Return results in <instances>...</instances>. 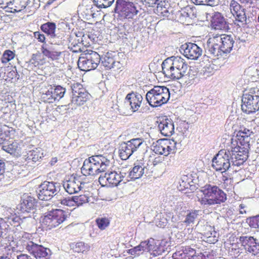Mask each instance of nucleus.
I'll list each match as a JSON object with an SVG mask.
<instances>
[{
	"label": "nucleus",
	"mask_w": 259,
	"mask_h": 259,
	"mask_svg": "<svg viewBox=\"0 0 259 259\" xmlns=\"http://www.w3.org/2000/svg\"><path fill=\"white\" fill-rule=\"evenodd\" d=\"M102 64L106 70H110L119 65V62L115 61L112 53L107 52L103 57Z\"/></svg>",
	"instance_id": "nucleus-29"
},
{
	"label": "nucleus",
	"mask_w": 259,
	"mask_h": 259,
	"mask_svg": "<svg viewBox=\"0 0 259 259\" xmlns=\"http://www.w3.org/2000/svg\"><path fill=\"white\" fill-rule=\"evenodd\" d=\"M253 134V132L246 128H243L239 130L235 138H232L230 142L228 144L231 146H239L249 148L250 136Z\"/></svg>",
	"instance_id": "nucleus-13"
},
{
	"label": "nucleus",
	"mask_w": 259,
	"mask_h": 259,
	"mask_svg": "<svg viewBox=\"0 0 259 259\" xmlns=\"http://www.w3.org/2000/svg\"><path fill=\"white\" fill-rule=\"evenodd\" d=\"M44 56L42 53L37 51L36 53L32 55L29 63L35 67L43 65L46 63Z\"/></svg>",
	"instance_id": "nucleus-32"
},
{
	"label": "nucleus",
	"mask_w": 259,
	"mask_h": 259,
	"mask_svg": "<svg viewBox=\"0 0 259 259\" xmlns=\"http://www.w3.org/2000/svg\"><path fill=\"white\" fill-rule=\"evenodd\" d=\"M164 161V157L159 155H153L149 157V162L151 165L156 166Z\"/></svg>",
	"instance_id": "nucleus-45"
},
{
	"label": "nucleus",
	"mask_w": 259,
	"mask_h": 259,
	"mask_svg": "<svg viewBox=\"0 0 259 259\" xmlns=\"http://www.w3.org/2000/svg\"><path fill=\"white\" fill-rule=\"evenodd\" d=\"M201 192L204 195L199 199L201 205L220 204L227 199L226 194L217 186L206 184L202 187Z\"/></svg>",
	"instance_id": "nucleus-4"
},
{
	"label": "nucleus",
	"mask_w": 259,
	"mask_h": 259,
	"mask_svg": "<svg viewBox=\"0 0 259 259\" xmlns=\"http://www.w3.org/2000/svg\"><path fill=\"white\" fill-rule=\"evenodd\" d=\"M196 5H204L212 6L213 5L214 0H191Z\"/></svg>",
	"instance_id": "nucleus-51"
},
{
	"label": "nucleus",
	"mask_w": 259,
	"mask_h": 259,
	"mask_svg": "<svg viewBox=\"0 0 259 259\" xmlns=\"http://www.w3.org/2000/svg\"><path fill=\"white\" fill-rule=\"evenodd\" d=\"M60 203L62 205L69 207H75V202L73 196L72 197L64 198L60 200Z\"/></svg>",
	"instance_id": "nucleus-47"
},
{
	"label": "nucleus",
	"mask_w": 259,
	"mask_h": 259,
	"mask_svg": "<svg viewBox=\"0 0 259 259\" xmlns=\"http://www.w3.org/2000/svg\"><path fill=\"white\" fill-rule=\"evenodd\" d=\"M101 61L100 55L96 52L87 50L79 57L77 65L82 71H89L95 69Z\"/></svg>",
	"instance_id": "nucleus-8"
},
{
	"label": "nucleus",
	"mask_w": 259,
	"mask_h": 259,
	"mask_svg": "<svg viewBox=\"0 0 259 259\" xmlns=\"http://www.w3.org/2000/svg\"><path fill=\"white\" fill-rule=\"evenodd\" d=\"M144 250V247L142 246L141 244H140L139 245L135 247L134 248L130 249V251L131 254L135 255L136 254H138V252Z\"/></svg>",
	"instance_id": "nucleus-55"
},
{
	"label": "nucleus",
	"mask_w": 259,
	"mask_h": 259,
	"mask_svg": "<svg viewBox=\"0 0 259 259\" xmlns=\"http://www.w3.org/2000/svg\"><path fill=\"white\" fill-rule=\"evenodd\" d=\"M95 5L99 8H107L111 6L114 0H94Z\"/></svg>",
	"instance_id": "nucleus-44"
},
{
	"label": "nucleus",
	"mask_w": 259,
	"mask_h": 259,
	"mask_svg": "<svg viewBox=\"0 0 259 259\" xmlns=\"http://www.w3.org/2000/svg\"><path fill=\"white\" fill-rule=\"evenodd\" d=\"M166 1L167 2V0H157V3H164V2H166Z\"/></svg>",
	"instance_id": "nucleus-62"
},
{
	"label": "nucleus",
	"mask_w": 259,
	"mask_h": 259,
	"mask_svg": "<svg viewBox=\"0 0 259 259\" xmlns=\"http://www.w3.org/2000/svg\"><path fill=\"white\" fill-rule=\"evenodd\" d=\"M122 176L121 172L116 171H110L105 174L104 176H100L99 181L102 185L108 187L117 186L122 180Z\"/></svg>",
	"instance_id": "nucleus-17"
},
{
	"label": "nucleus",
	"mask_w": 259,
	"mask_h": 259,
	"mask_svg": "<svg viewBox=\"0 0 259 259\" xmlns=\"http://www.w3.org/2000/svg\"><path fill=\"white\" fill-rule=\"evenodd\" d=\"M172 257L174 258V259H191L189 258V257H188V256H187L184 254H181L180 251L176 252L173 254Z\"/></svg>",
	"instance_id": "nucleus-54"
},
{
	"label": "nucleus",
	"mask_w": 259,
	"mask_h": 259,
	"mask_svg": "<svg viewBox=\"0 0 259 259\" xmlns=\"http://www.w3.org/2000/svg\"><path fill=\"white\" fill-rule=\"evenodd\" d=\"M229 9L232 14L235 17V24L239 27L246 24V17L244 9L235 0H231L229 5Z\"/></svg>",
	"instance_id": "nucleus-15"
},
{
	"label": "nucleus",
	"mask_w": 259,
	"mask_h": 259,
	"mask_svg": "<svg viewBox=\"0 0 259 259\" xmlns=\"http://www.w3.org/2000/svg\"><path fill=\"white\" fill-rule=\"evenodd\" d=\"M73 198L75 202V206L77 207L81 206L88 202L89 198V197L85 194H82L79 196H73Z\"/></svg>",
	"instance_id": "nucleus-43"
},
{
	"label": "nucleus",
	"mask_w": 259,
	"mask_h": 259,
	"mask_svg": "<svg viewBox=\"0 0 259 259\" xmlns=\"http://www.w3.org/2000/svg\"><path fill=\"white\" fill-rule=\"evenodd\" d=\"M33 35L38 41L46 43V37L44 34L41 33L39 31H36L33 33Z\"/></svg>",
	"instance_id": "nucleus-52"
},
{
	"label": "nucleus",
	"mask_w": 259,
	"mask_h": 259,
	"mask_svg": "<svg viewBox=\"0 0 259 259\" xmlns=\"http://www.w3.org/2000/svg\"><path fill=\"white\" fill-rule=\"evenodd\" d=\"M188 179L184 177L180 182V186L178 187L180 191H184L186 189L189 188L190 186L189 182H188Z\"/></svg>",
	"instance_id": "nucleus-50"
},
{
	"label": "nucleus",
	"mask_w": 259,
	"mask_h": 259,
	"mask_svg": "<svg viewBox=\"0 0 259 259\" xmlns=\"http://www.w3.org/2000/svg\"><path fill=\"white\" fill-rule=\"evenodd\" d=\"M190 11L191 9L188 7L182 8L176 14L177 21L182 24L188 25L190 19L189 15V11Z\"/></svg>",
	"instance_id": "nucleus-28"
},
{
	"label": "nucleus",
	"mask_w": 259,
	"mask_h": 259,
	"mask_svg": "<svg viewBox=\"0 0 259 259\" xmlns=\"http://www.w3.org/2000/svg\"><path fill=\"white\" fill-rule=\"evenodd\" d=\"M226 148L222 149L212 159V167L217 171L223 170L226 171L230 166V159L231 153L228 150L227 146Z\"/></svg>",
	"instance_id": "nucleus-10"
},
{
	"label": "nucleus",
	"mask_w": 259,
	"mask_h": 259,
	"mask_svg": "<svg viewBox=\"0 0 259 259\" xmlns=\"http://www.w3.org/2000/svg\"><path fill=\"white\" fill-rule=\"evenodd\" d=\"M239 241L245 250L252 255H256L259 253V245L253 237L241 236Z\"/></svg>",
	"instance_id": "nucleus-21"
},
{
	"label": "nucleus",
	"mask_w": 259,
	"mask_h": 259,
	"mask_svg": "<svg viewBox=\"0 0 259 259\" xmlns=\"http://www.w3.org/2000/svg\"><path fill=\"white\" fill-rule=\"evenodd\" d=\"M42 54L53 61L58 60L61 57L62 53L54 50H49L44 45L41 47Z\"/></svg>",
	"instance_id": "nucleus-31"
},
{
	"label": "nucleus",
	"mask_w": 259,
	"mask_h": 259,
	"mask_svg": "<svg viewBox=\"0 0 259 259\" xmlns=\"http://www.w3.org/2000/svg\"><path fill=\"white\" fill-rule=\"evenodd\" d=\"M169 98V89L165 86H154L146 95L147 102L154 107H159L166 103Z\"/></svg>",
	"instance_id": "nucleus-5"
},
{
	"label": "nucleus",
	"mask_w": 259,
	"mask_h": 259,
	"mask_svg": "<svg viewBox=\"0 0 259 259\" xmlns=\"http://www.w3.org/2000/svg\"><path fill=\"white\" fill-rule=\"evenodd\" d=\"M188 65L185 59L179 56L166 58L162 64V72L171 80H179L184 76Z\"/></svg>",
	"instance_id": "nucleus-1"
},
{
	"label": "nucleus",
	"mask_w": 259,
	"mask_h": 259,
	"mask_svg": "<svg viewBox=\"0 0 259 259\" xmlns=\"http://www.w3.org/2000/svg\"><path fill=\"white\" fill-rule=\"evenodd\" d=\"M67 218V212L61 209H52L43 218L41 225L46 230H51L63 223Z\"/></svg>",
	"instance_id": "nucleus-7"
},
{
	"label": "nucleus",
	"mask_w": 259,
	"mask_h": 259,
	"mask_svg": "<svg viewBox=\"0 0 259 259\" xmlns=\"http://www.w3.org/2000/svg\"><path fill=\"white\" fill-rule=\"evenodd\" d=\"M5 163L0 160V176L2 175L5 172Z\"/></svg>",
	"instance_id": "nucleus-58"
},
{
	"label": "nucleus",
	"mask_w": 259,
	"mask_h": 259,
	"mask_svg": "<svg viewBox=\"0 0 259 259\" xmlns=\"http://www.w3.org/2000/svg\"><path fill=\"white\" fill-rule=\"evenodd\" d=\"M216 232L213 230L210 226H207L202 235L206 239V241L210 243H214L218 241V238L215 236Z\"/></svg>",
	"instance_id": "nucleus-34"
},
{
	"label": "nucleus",
	"mask_w": 259,
	"mask_h": 259,
	"mask_svg": "<svg viewBox=\"0 0 259 259\" xmlns=\"http://www.w3.org/2000/svg\"><path fill=\"white\" fill-rule=\"evenodd\" d=\"M242 110L247 114L254 113L259 109V89L252 88L244 93L242 98Z\"/></svg>",
	"instance_id": "nucleus-6"
},
{
	"label": "nucleus",
	"mask_w": 259,
	"mask_h": 259,
	"mask_svg": "<svg viewBox=\"0 0 259 259\" xmlns=\"http://www.w3.org/2000/svg\"><path fill=\"white\" fill-rule=\"evenodd\" d=\"M175 144L174 141L165 139H159L154 144L153 150L156 154L167 156L175 152Z\"/></svg>",
	"instance_id": "nucleus-14"
},
{
	"label": "nucleus",
	"mask_w": 259,
	"mask_h": 259,
	"mask_svg": "<svg viewBox=\"0 0 259 259\" xmlns=\"http://www.w3.org/2000/svg\"><path fill=\"white\" fill-rule=\"evenodd\" d=\"M22 141H14L12 143L2 146L3 150L6 152L14 155H20L21 152Z\"/></svg>",
	"instance_id": "nucleus-26"
},
{
	"label": "nucleus",
	"mask_w": 259,
	"mask_h": 259,
	"mask_svg": "<svg viewBox=\"0 0 259 259\" xmlns=\"http://www.w3.org/2000/svg\"><path fill=\"white\" fill-rule=\"evenodd\" d=\"M133 153L136 151L143 144V140L141 138L133 139L126 142Z\"/></svg>",
	"instance_id": "nucleus-39"
},
{
	"label": "nucleus",
	"mask_w": 259,
	"mask_h": 259,
	"mask_svg": "<svg viewBox=\"0 0 259 259\" xmlns=\"http://www.w3.org/2000/svg\"><path fill=\"white\" fill-rule=\"evenodd\" d=\"M37 203V200L33 197L24 194L20 204V210L23 213L30 212L35 209Z\"/></svg>",
	"instance_id": "nucleus-24"
},
{
	"label": "nucleus",
	"mask_w": 259,
	"mask_h": 259,
	"mask_svg": "<svg viewBox=\"0 0 259 259\" xmlns=\"http://www.w3.org/2000/svg\"><path fill=\"white\" fill-rule=\"evenodd\" d=\"M211 22L212 27L215 29L223 30L227 26L225 18L220 13H216L214 14Z\"/></svg>",
	"instance_id": "nucleus-27"
},
{
	"label": "nucleus",
	"mask_w": 259,
	"mask_h": 259,
	"mask_svg": "<svg viewBox=\"0 0 259 259\" xmlns=\"http://www.w3.org/2000/svg\"><path fill=\"white\" fill-rule=\"evenodd\" d=\"M17 259H31L30 256L27 255L22 254L20 255H18L17 257Z\"/></svg>",
	"instance_id": "nucleus-59"
},
{
	"label": "nucleus",
	"mask_w": 259,
	"mask_h": 259,
	"mask_svg": "<svg viewBox=\"0 0 259 259\" xmlns=\"http://www.w3.org/2000/svg\"><path fill=\"white\" fill-rule=\"evenodd\" d=\"M144 168L143 165H135L130 172V178L134 180L141 178L144 174Z\"/></svg>",
	"instance_id": "nucleus-35"
},
{
	"label": "nucleus",
	"mask_w": 259,
	"mask_h": 259,
	"mask_svg": "<svg viewBox=\"0 0 259 259\" xmlns=\"http://www.w3.org/2000/svg\"><path fill=\"white\" fill-rule=\"evenodd\" d=\"M204 256L201 253H198L197 254H193L191 256V259H204Z\"/></svg>",
	"instance_id": "nucleus-56"
},
{
	"label": "nucleus",
	"mask_w": 259,
	"mask_h": 259,
	"mask_svg": "<svg viewBox=\"0 0 259 259\" xmlns=\"http://www.w3.org/2000/svg\"><path fill=\"white\" fill-rule=\"evenodd\" d=\"M16 134V130L6 125H0V144L7 138H14Z\"/></svg>",
	"instance_id": "nucleus-30"
},
{
	"label": "nucleus",
	"mask_w": 259,
	"mask_h": 259,
	"mask_svg": "<svg viewBox=\"0 0 259 259\" xmlns=\"http://www.w3.org/2000/svg\"><path fill=\"white\" fill-rule=\"evenodd\" d=\"M110 220L106 217L98 218L96 220V223L99 229L101 230H105L110 224Z\"/></svg>",
	"instance_id": "nucleus-42"
},
{
	"label": "nucleus",
	"mask_w": 259,
	"mask_h": 259,
	"mask_svg": "<svg viewBox=\"0 0 259 259\" xmlns=\"http://www.w3.org/2000/svg\"><path fill=\"white\" fill-rule=\"evenodd\" d=\"M51 3V2H48V4H50Z\"/></svg>",
	"instance_id": "nucleus-64"
},
{
	"label": "nucleus",
	"mask_w": 259,
	"mask_h": 259,
	"mask_svg": "<svg viewBox=\"0 0 259 259\" xmlns=\"http://www.w3.org/2000/svg\"><path fill=\"white\" fill-rule=\"evenodd\" d=\"M24 245H25L28 252L36 259L46 257L48 255V248L41 245L34 243L33 242L30 241Z\"/></svg>",
	"instance_id": "nucleus-19"
},
{
	"label": "nucleus",
	"mask_w": 259,
	"mask_h": 259,
	"mask_svg": "<svg viewBox=\"0 0 259 259\" xmlns=\"http://www.w3.org/2000/svg\"><path fill=\"white\" fill-rule=\"evenodd\" d=\"M115 11L121 20L132 19L139 12L135 4L125 0H116Z\"/></svg>",
	"instance_id": "nucleus-9"
},
{
	"label": "nucleus",
	"mask_w": 259,
	"mask_h": 259,
	"mask_svg": "<svg viewBox=\"0 0 259 259\" xmlns=\"http://www.w3.org/2000/svg\"><path fill=\"white\" fill-rule=\"evenodd\" d=\"M15 56L14 52L10 50H6L4 52L2 56L1 62L3 64H7L9 61L14 59Z\"/></svg>",
	"instance_id": "nucleus-40"
},
{
	"label": "nucleus",
	"mask_w": 259,
	"mask_h": 259,
	"mask_svg": "<svg viewBox=\"0 0 259 259\" xmlns=\"http://www.w3.org/2000/svg\"><path fill=\"white\" fill-rule=\"evenodd\" d=\"M56 192V188L53 182L45 181L39 187L38 198L43 201H47L51 198Z\"/></svg>",
	"instance_id": "nucleus-18"
},
{
	"label": "nucleus",
	"mask_w": 259,
	"mask_h": 259,
	"mask_svg": "<svg viewBox=\"0 0 259 259\" xmlns=\"http://www.w3.org/2000/svg\"><path fill=\"white\" fill-rule=\"evenodd\" d=\"M44 156L43 150L40 148H36L29 151L28 158L33 161H39Z\"/></svg>",
	"instance_id": "nucleus-38"
},
{
	"label": "nucleus",
	"mask_w": 259,
	"mask_h": 259,
	"mask_svg": "<svg viewBox=\"0 0 259 259\" xmlns=\"http://www.w3.org/2000/svg\"><path fill=\"white\" fill-rule=\"evenodd\" d=\"M133 153V152L131 151V148L126 143L121 144L119 150V155L121 159H127Z\"/></svg>",
	"instance_id": "nucleus-36"
},
{
	"label": "nucleus",
	"mask_w": 259,
	"mask_h": 259,
	"mask_svg": "<svg viewBox=\"0 0 259 259\" xmlns=\"http://www.w3.org/2000/svg\"><path fill=\"white\" fill-rule=\"evenodd\" d=\"M51 90L55 101L61 99L65 93V89L60 85L56 87L55 89L51 88Z\"/></svg>",
	"instance_id": "nucleus-41"
},
{
	"label": "nucleus",
	"mask_w": 259,
	"mask_h": 259,
	"mask_svg": "<svg viewBox=\"0 0 259 259\" xmlns=\"http://www.w3.org/2000/svg\"><path fill=\"white\" fill-rule=\"evenodd\" d=\"M227 148L230 151L231 158L235 165H241L247 159L249 148L239 146H231V145L227 144Z\"/></svg>",
	"instance_id": "nucleus-12"
},
{
	"label": "nucleus",
	"mask_w": 259,
	"mask_h": 259,
	"mask_svg": "<svg viewBox=\"0 0 259 259\" xmlns=\"http://www.w3.org/2000/svg\"><path fill=\"white\" fill-rule=\"evenodd\" d=\"M234 43V41L231 35L217 34L207 40L208 51L213 56L218 58L222 54L230 53Z\"/></svg>",
	"instance_id": "nucleus-2"
},
{
	"label": "nucleus",
	"mask_w": 259,
	"mask_h": 259,
	"mask_svg": "<svg viewBox=\"0 0 259 259\" xmlns=\"http://www.w3.org/2000/svg\"><path fill=\"white\" fill-rule=\"evenodd\" d=\"M72 98L71 103L76 106L83 105L90 99V94L79 83H75L72 85Z\"/></svg>",
	"instance_id": "nucleus-11"
},
{
	"label": "nucleus",
	"mask_w": 259,
	"mask_h": 259,
	"mask_svg": "<svg viewBox=\"0 0 259 259\" xmlns=\"http://www.w3.org/2000/svg\"><path fill=\"white\" fill-rule=\"evenodd\" d=\"M144 1L149 5V6H153L157 4V0H144Z\"/></svg>",
	"instance_id": "nucleus-57"
},
{
	"label": "nucleus",
	"mask_w": 259,
	"mask_h": 259,
	"mask_svg": "<svg viewBox=\"0 0 259 259\" xmlns=\"http://www.w3.org/2000/svg\"><path fill=\"white\" fill-rule=\"evenodd\" d=\"M156 8L154 10V13L159 16H167L169 13L168 5L164 3H157Z\"/></svg>",
	"instance_id": "nucleus-37"
},
{
	"label": "nucleus",
	"mask_w": 259,
	"mask_h": 259,
	"mask_svg": "<svg viewBox=\"0 0 259 259\" xmlns=\"http://www.w3.org/2000/svg\"><path fill=\"white\" fill-rule=\"evenodd\" d=\"M180 251L181 254H184L190 258L195 252V250L190 246H183Z\"/></svg>",
	"instance_id": "nucleus-49"
},
{
	"label": "nucleus",
	"mask_w": 259,
	"mask_h": 259,
	"mask_svg": "<svg viewBox=\"0 0 259 259\" xmlns=\"http://www.w3.org/2000/svg\"><path fill=\"white\" fill-rule=\"evenodd\" d=\"M249 225L253 228H256L259 226V216L253 218L249 220Z\"/></svg>",
	"instance_id": "nucleus-53"
},
{
	"label": "nucleus",
	"mask_w": 259,
	"mask_h": 259,
	"mask_svg": "<svg viewBox=\"0 0 259 259\" xmlns=\"http://www.w3.org/2000/svg\"><path fill=\"white\" fill-rule=\"evenodd\" d=\"M242 4H247L251 3V0H239Z\"/></svg>",
	"instance_id": "nucleus-61"
},
{
	"label": "nucleus",
	"mask_w": 259,
	"mask_h": 259,
	"mask_svg": "<svg viewBox=\"0 0 259 259\" xmlns=\"http://www.w3.org/2000/svg\"><path fill=\"white\" fill-rule=\"evenodd\" d=\"M244 207H245V206L244 205V204H240L239 209H240V213L243 214V213L246 212L245 210L244 209Z\"/></svg>",
	"instance_id": "nucleus-60"
},
{
	"label": "nucleus",
	"mask_w": 259,
	"mask_h": 259,
	"mask_svg": "<svg viewBox=\"0 0 259 259\" xmlns=\"http://www.w3.org/2000/svg\"><path fill=\"white\" fill-rule=\"evenodd\" d=\"M82 183L79 178L72 177L69 180L64 182L63 187L69 194L76 193L82 188Z\"/></svg>",
	"instance_id": "nucleus-23"
},
{
	"label": "nucleus",
	"mask_w": 259,
	"mask_h": 259,
	"mask_svg": "<svg viewBox=\"0 0 259 259\" xmlns=\"http://www.w3.org/2000/svg\"><path fill=\"white\" fill-rule=\"evenodd\" d=\"M40 29L48 35H50L52 38L56 37V25L55 23L48 22L44 23L41 25Z\"/></svg>",
	"instance_id": "nucleus-33"
},
{
	"label": "nucleus",
	"mask_w": 259,
	"mask_h": 259,
	"mask_svg": "<svg viewBox=\"0 0 259 259\" xmlns=\"http://www.w3.org/2000/svg\"><path fill=\"white\" fill-rule=\"evenodd\" d=\"M85 37H85V35H83L82 36V39H83V38H85ZM83 39H82V40H81V42H82V44H83Z\"/></svg>",
	"instance_id": "nucleus-63"
},
{
	"label": "nucleus",
	"mask_w": 259,
	"mask_h": 259,
	"mask_svg": "<svg viewBox=\"0 0 259 259\" xmlns=\"http://www.w3.org/2000/svg\"><path fill=\"white\" fill-rule=\"evenodd\" d=\"M110 162L102 155H94L86 159L81 168V173L85 176H94L105 171Z\"/></svg>",
	"instance_id": "nucleus-3"
},
{
	"label": "nucleus",
	"mask_w": 259,
	"mask_h": 259,
	"mask_svg": "<svg viewBox=\"0 0 259 259\" xmlns=\"http://www.w3.org/2000/svg\"><path fill=\"white\" fill-rule=\"evenodd\" d=\"M158 128L161 134L165 137H170L174 133V122L171 119L165 116L159 119Z\"/></svg>",
	"instance_id": "nucleus-22"
},
{
	"label": "nucleus",
	"mask_w": 259,
	"mask_h": 259,
	"mask_svg": "<svg viewBox=\"0 0 259 259\" xmlns=\"http://www.w3.org/2000/svg\"><path fill=\"white\" fill-rule=\"evenodd\" d=\"M125 99L128 101L131 109L133 112L138 110L143 101V97L141 95L133 92L128 94Z\"/></svg>",
	"instance_id": "nucleus-25"
},
{
	"label": "nucleus",
	"mask_w": 259,
	"mask_h": 259,
	"mask_svg": "<svg viewBox=\"0 0 259 259\" xmlns=\"http://www.w3.org/2000/svg\"><path fill=\"white\" fill-rule=\"evenodd\" d=\"M184 55L188 59L197 60L202 55V49L196 44L186 43L181 47Z\"/></svg>",
	"instance_id": "nucleus-20"
},
{
	"label": "nucleus",
	"mask_w": 259,
	"mask_h": 259,
	"mask_svg": "<svg viewBox=\"0 0 259 259\" xmlns=\"http://www.w3.org/2000/svg\"><path fill=\"white\" fill-rule=\"evenodd\" d=\"M198 215V211L197 210H192L190 211L187 215H186L185 223L187 224H190L194 222L195 219L197 218Z\"/></svg>",
	"instance_id": "nucleus-46"
},
{
	"label": "nucleus",
	"mask_w": 259,
	"mask_h": 259,
	"mask_svg": "<svg viewBox=\"0 0 259 259\" xmlns=\"http://www.w3.org/2000/svg\"><path fill=\"white\" fill-rule=\"evenodd\" d=\"M1 4L5 5V8L11 13L19 12L28 6L30 0H0Z\"/></svg>",
	"instance_id": "nucleus-16"
},
{
	"label": "nucleus",
	"mask_w": 259,
	"mask_h": 259,
	"mask_svg": "<svg viewBox=\"0 0 259 259\" xmlns=\"http://www.w3.org/2000/svg\"><path fill=\"white\" fill-rule=\"evenodd\" d=\"M43 98L46 102L53 103L55 101L51 88L44 94Z\"/></svg>",
	"instance_id": "nucleus-48"
}]
</instances>
